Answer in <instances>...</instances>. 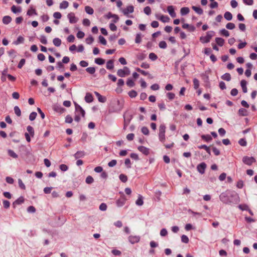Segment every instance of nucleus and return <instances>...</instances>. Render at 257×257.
<instances>
[{
    "label": "nucleus",
    "mask_w": 257,
    "mask_h": 257,
    "mask_svg": "<svg viewBox=\"0 0 257 257\" xmlns=\"http://www.w3.org/2000/svg\"><path fill=\"white\" fill-rule=\"evenodd\" d=\"M53 110L59 113H62L65 111V109L62 107L59 104H55L53 105Z\"/></svg>",
    "instance_id": "11"
},
{
    "label": "nucleus",
    "mask_w": 257,
    "mask_h": 257,
    "mask_svg": "<svg viewBox=\"0 0 257 257\" xmlns=\"http://www.w3.org/2000/svg\"><path fill=\"white\" fill-rule=\"evenodd\" d=\"M130 74V70L127 67H124L123 69H118L117 71V75L120 77H124Z\"/></svg>",
    "instance_id": "5"
},
{
    "label": "nucleus",
    "mask_w": 257,
    "mask_h": 257,
    "mask_svg": "<svg viewBox=\"0 0 257 257\" xmlns=\"http://www.w3.org/2000/svg\"><path fill=\"white\" fill-rule=\"evenodd\" d=\"M24 42V38L21 36H19L17 39L16 40V41H14L13 42V43L15 44V45H18L20 44H21V43H23Z\"/></svg>",
    "instance_id": "27"
},
{
    "label": "nucleus",
    "mask_w": 257,
    "mask_h": 257,
    "mask_svg": "<svg viewBox=\"0 0 257 257\" xmlns=\"http://www.w3.org/2000/svg\"><path fill=\"white\" fill-rule=\"evenodd\" d=\"M85 100L87 103H90L93 101V97L92 95L90 93H86L85 96Z\"/></svg>",
    "instance_id": "20"
},
{
    "label": "nucleus",
    "mask_w": 257,
    "mask_h": 257,
    "mask_svg": "<svg viewBox=\"0 0 257 257\" xmlns=\"http://www.w3.org/2000/svg\"><path fill=\"white\" fill-rule=\"evenodd\" d=\"M156 18L163 23H168L170 21V18L167 16L162 15L160 16V18H158V16L156 15Z\"/></svg>",
    "instance_id": "21"
},
{
    "label": "nucleus",
    "mask_w": 257,
    "mask_h": 257,
    "mask_svg": "<svg viewBox=\"0 0 257 257\" xmlns=\"http://www.w3.org/2000/svg\"><path fill=\"white\" fill-rule=\"evenodd\" d=\"M86 71L90 74H93L95 72V68L93 67H89L86 69Z\"/></svg>",
    "instance_id": "45"
},
{
    "label": "nucleus",
    "mask_w": 257,
    "mask_h": 257,
    "mask_svg": "<svg viewBox=\"0 0 257 257\" xmlns=\"http://www.w3.org/2000/svg\"><path fill=\"white\" fill-rule=\"evenodd\" d=\"M198 148L200 149H204V150H205L207 152V153H208L209 154H210V150L209 148L207 147L206 145H202L199 146Z\"/></svg>",
    "instance_id": "49"
},
{
    "label": "nucleus",
    "mask_w": 257,
    "mask_h": 257,
    "mask_svg": "<svg viewBox=\"0 0 257 257\" xmlns=\"http://www.w3.org/2000/svg\"><path fill=\"white\" fill-rule=\"evenodd\" d=\"M190 12V10L188 7H183L180 10V13L182 16H185L188 14Z\"/></svg>",
    "instance_id": "25"
},
{
    "label": "nucleus",
    "mask_w": 257,
    "mask_h": 257,
    "mask_svg": "<svg viewBox=\"0 0 257 257\" xmlns=\"http://www.w3.org/2000/svg\"><path fill=\"white\" fill-rule=\"evenodd\" d=\"M94 179L91 176H88L86 177L85 182L87 184H90L93 182Z\"/></svg>",
    "instance_id": "55"
},
{
    "label": "nucleus",
    "mask_w": 257,
    "mask_h": 257,
    "mask_svg": "<svg viewBox=\"0 0 257 257\" xmlns=\"http://www.w3.org/2000/svg\"><path fill=\"white\" fill-rule=\"evenodd\" d=\"M106 18L108 19H109L112 17H115V20H113V22L114 23H117L119 20V17L117 15L113 14L110 12H109L106 16Z\"/></svg>",
    "instance_id": "16"
},
{
    "label": "nucleus",
    "mask_w": 257,
    "mask_h": 257,
    "mask_svg": "<svg viewBox=\"0 0 257 257\" xmlns=\"http://www.w3.org/2000/svg\"><path fill=\"white\" fill-rule=\"evenodd\" d=\"M106 68L108 70H111L114 68L113 60H109L106 63Z\"/></svg>",
    "instance_id": "26"
},
{
    "label": "nucleus",
    "mask_w": 257,
    "mask_h": 257,
    "mask_svg": "<svg viewBox=\"0 0 257 257\" xmlns=\"http://www.w3.org/2000/svg\"><path fill=\"white\" fill-rule=\"evenodd\" d=\"M238 144L241 146H243V147L246 146V145H247V143H246V141L245 139H240L239 140V141H238Z\"/></svg>",
    "instance_id": "61"
},
{
    "label": "nucleus",
    "mask_w": 257,
    "mask_h": 257,
    "mask_svg": "<svg viewBox=\"0 0 257 257\" xmlns=\"http://www.w3.org/2000/svg\"><path fill=\"white\" fill-rule=\"evenodd\" d=\"M14 111L15 114L18 116H20L21 115V111L20 109V108L18 106H15L14 108Z\"/></svg>",
    "instance_id": "43"
},
{
    "label": "nucleus",
    "mask_w": 257,
    "mask_h": 257,
    "mask_svg": "<svg viewBox=\"0 0 257 257\" xmlns=\"http://www.w3.org/2000/svg\"><path fill=\"white\" fill-rule=\"evenodd\" d=\"M69 3L67 1H64L60 4L59 8L61 9H66L68 8Z\"/></svg>",
    "instance_id": "30"
},
{
    "label": "nucleus",
    "mask_w": 257,
    "mask_h": 257,
    "mask_svg": "<svg viewBox=\"0 0 257 257\" xmlns=\"http://www.w3.org/2000/svg\"><path fill=\"white\" fill-rule=\"evenodd\" d=\"M66 123H71L73 121L72 117L70 115H67L65 117Z\"/></svg>",
    "instance_id": "62"
},
{
    "label": "nucleus",
    "mask_w": 257,
    "mask_h": 257,
    "mask_svg": "<svg viewBox=\"0 0 257 257\" xmlns=\"http://www.w3.org/2000/svg\"><path fill=\"white\" fill-rule=\"evenodd\" d=\"M165 130L166 126L165 124H162L160 125L159 138V140L162 143H164L165 141Z\"/></svg>",
    "instance_id": "4"
},
{
    "label": "nucleus",
    "mask_w": 257,
    "mask_h": 257,
    "mask_svg": "<svg viewBox=\"0 0 257 257\" xmlns=\"http://www.w3.org/2000/svg\"><path fill=\"white\" fill-rule=\"evenodd\" d=\"M123 105V100H120L116 98L113 99L109 104L108 111L110 113L119 112L122 109Z\"/></svg>",
    "instance_id": "2"
},
{
    "label": "nucleus",
    "mask_w": 257,
    "mask_h": 257,
    "mask_svg": "<svg viewBox=\"0 0 257 257\" xmlns=\"http://www.w3.org/2000/svg\"><path fill=\"white\" fill-rule=\"evenodd\" d=\"M134 11V8L133 6H129L122 10V12L124 15L128 16V14L133 13Z\"/></svg>",
    "instance_id": "10"
},
{
    "label": "nucleus",
    "mask_w": 257,
    "mask_h": 257,
    "mask_svg": "<svg viewBox=\"0 0 257 257\" xmlns=\"http://www.w3.org/2000/svg\"><path fill=\"white\" fill-rule=\"evenodd\" d=\"M136 70L141 73L142 74H143V75H145V76H146V75H149V77H150V74H149V73L148 72H147V71H145L144 70H143L142 69H141L140 68H136Z\"/></svg>",
    "instance_id": "47"
},
{
    "label": "nucleus",
    "mask_w": 257,
    "mask_h": 257,
    "mask_svg": "<svg viewBox=\"0 0 257 257\" xmlns=\"http://www.w3.org/2000/svg\"><path fill=\"white\" fill-rule=\"evenodd\" d=\"M181 241L184 243H187L189 242V238L186 235H182L181 236Z\"/></svg>",
    "instance_id": "63"
},
{
    "label": "nucleus",
    "mask_w": 257,
    "mask_h": 257,
    "mask_svg": "<svg viewBox=\"0 0 257 257\" xmlns=\"http://www.w3.org/2000/svg\"><path fill=\"white\" fill-rule=\"evenodd\" d=\"M182 28L183 29H187L188 30L189 32H194L195 30V27L193 25H190L188 24H184L182 25Z\"/></svg>",
    "instance_id": "19"
},
{
    "label": "nucleus",
    "mask_w": 257,
    "mask_h": 257,
    "mask_svg": "<svg viewBox=\"0 0 257 257\" xmlns=\"http://www.w3.org/2000/svg\"><path fill=\"white\" fill-rule=\"evenodd\" d=\"M85 155L84 151H77L74 155V157L75 159H78L80 158H83Z\"/></svg>",
    "instance_id": "23"
},
{
    "label": "nucleus",
    "mask_w": 257,
    "mask_h": 257,
    "mask_svg": "<svg viewBox=\"0 0 257 257\" xmlns=\"http://www.w3.org/2000/svg\"><path fill=\"white\" fill-rule=\"evenodd\" d=\"M215 42L219 46H222L224 43V40L221 38H216Z\"/></svg>",
    "instance_id": "32"
},
{
    "label": "nucleus",
    "mask_w": 257,
    "mask_h": 257,
    "mask_svg": "<svg viewBox=\"0 0 257 257\" xmlns=\"http://www.w3.org/2000/svg\"><path fill=\"white\" fill-rule=\"evenodd\" d=\"M159 46L160 48L166 49L167 48V43L165 41H162L159 43Z\"/></svg>",
    "instance_id": "59"
},
{
    "label": "nucleus",
    "mask_w": 257,
    "mask_h": 257,
    "mask_svg": "<svg viewBox=\"0 0 257 257\" xmlns=\"http://www.w3.org/2000/svg\"><path fill=\"white\" fill-rule=\"evenodd\" d=\"M95 63L98 65H101L105 63V60L100 58H97L95 59Z\"/></svg>",
    "instance_id": "41"
},
{
    "label": "nucleus",
    "mask_w": 257,
    "mask_h": 257,
    "mask_svg": "<svg viewBox=\"0 0 257 257\" xmlns=\"http://www.w3.org/2000/svg\"><path fill=\"white\" fill-rule=\"evenodd\" d=\"M40 42L44 45H46L47 44V40L46 37L44 35H41L40 38Z\"/></svg>",
    "instance_id": "56"
},
{
    "label": "nucleus",
    "mask_w": 257,
    "mask_h": 257,
    "mask_svg": "<svg viewBox=\"0 0 257 257\" xmlns=\"http://www.w3.org/2000/svg\"><path fill=\"white\" fill-rule=\"evenodd\" d=\"M37 115V113L36 112H31L29 115V119L31 121H33L35 119Z\"/></svg>",
    "instance_id": "52"
},
{
    "label": "nucleus",
    "mask_w": 257,
    "mask_h": 257,
    "mask_svg": "<svg viewBox=\"0 0 257 257\" xmlns=\"http://www.w3.org/2000/svg\"><path fill=\"white\" fill-rule=\"evenodd\" d=\"M12 20V18L9 16H4L3 18V23L5 25H8L11 22Z\"/></svg>",
    "instance_id": "24"
},
{
    "label": "nucleus",
    "mask_w": 257,
    "mask_h": 257,
    "mask_svg": "<svg viewBox=\"0 0 257 257\" xmlns=\"http://www.w3.org/2000/svg\"><path fill=\"white\" fill-rule=\"evenodd\" d=\"M220 34L225 37H228L229 36V33L228 31L225 29H222L220 31Z\"/></svg>",
    "instance_id": "51"
},
{
    "label": "nucleus",
    "mask_w": 257,
    "mask_h": 257,
    "mask_svg": "<svg viewBox=\"0 0 257 257\" xmlns=\"http://www.w3.org/2000/svg\"><path fill=\"white\" fill-rule=\"evenodd\" d=\"M138 149L139 151L145 155H148L150 154V149L148 148H146L144 146H139L138 148Z\"/></svg>",
    "instance_id": "13"
},
{
    "label": "nucleus",
    "mask_w": 257,
    "mask_h": 257,
    "mask_svg": "<svg viewBox=\"0 0 257 257\" xmlns=\"http://www.w3.org/2000/svg\"><path fill=\"white\" fill-rule=\"evenodd\" d=\"M224 18L227 21H230L232 19V15L229 12H226L224 15Z\"/></svg>",
    "instance_id": "33"
},
{
    "label": "nucleus",
    "mask_w": 257,
    "mask_h": 257,
    "mask_svg": "<svg viewBox=\"0 0 257 257\" xmlns=\"http://www.w3.org/2000/svg\"><path fill=\"white\" fill-rule=\"evenodd\" d=\"M167 11L169 15L172 17L175 18L176 16V13L174 11V8L172 6H169L167 7Z\"/></svg>",
    "instance_id": "17"
},
{
    "label": "nucleus",
    "mask_w": 257,
    "mask_h": 257,
    "mask_svg": "<svg viewBox=\"0 0 257 257\" xmlns=\"http://www.w3.org/2000/svg\"><path fill=\"white\" fill-rule=\"evenodd\" d=\"M27 130L30 134V136L33 137L34 136V130L33 127L31 125H28L27 127Z\"/></svg>",
    "instance_id": "39"
},
{
    "label": "nucleus",
    "mask_w": 257,
    "mask_h": 257,
    "mask_svg": "<svg viewBox=\"0 0 257 257\" xmlns=\"http://www.w3.org/2000/svg\"><path fill=\"white\" fill-rule=\"evenodd\" d=\"M24 202V198L23 197L21 196L19 198H18L16 200H15L13 203V207L14 208H15L17 206V205H20L22 203H23Z\"/></svg>",
    "instance_id": "15"
},
{
    "label": "nucleus",
    "mask_w": 257,
    "mask_h": 257,
    "mask_svg": "<svg viewBox=\"0 0 257 257\" xmlns=\"http://www.w3.org/2000/svg\"><path fill=\"white\" fill-rule=\"evenodd\" d=\"M125 202L126 198H125L124 195H123L119 199L116 200V204L118 207H120L125 204Z\"/></svg>",
    "instance_id": "8"
},
{
    "label": "nucleus",
    "mask_w": 257,
    "mask_h": 257,
    "mask_svg": "<svg viewBox=\"0 0 257 257\" xmlns=\"http://www.w3.org/2000/svg\"><path fill=\"white\" fill-rule=\"evenodd\" d=\"M136 204L138 206H142L143 205L144 201L143 197L142 196L139 195V198L136 201Z\"/></svg>",
    "instance_id": "37"
},
{
    "label": "nucleus",
    "mask_w": 257,
    "mask_h": 257,
    "mask_svg": "<svg viewBox=\"0 0 257 257\" xmlns=\"http://www.w3.org/2000/svg\"><path fill=\"white\" fill-rule=\"evenodd\" d=\"M3 206L5 209H8L10 206V202L7 200H4L3 201Z\"/></svg>",
    "instance_id": "57"
},
{
    "label": "nucleus",
    "mask_w": 257,
    "mask_h": 257,
    "mask_svg": "<svg viewBox=\"0 0 257 257\" xmlns=\"http://www.w3.org/2000/svg\"><path fill=\"white\" fill-rule=\"evenodd\" d=\"M98 39H99V42L103 45H106V41L105 40V39L102 36L100 35L99 37H98Z\"/></svg>",
    "instance_id": "50"
},
{
    "label": "nucleus",
    "mask_w": 257,
    "mask_h": 257,
    "mask_svg": "<svg viewBox=\"0 0 257 257\" xmlns=\"http://www.w3.org/2000/svg\"><path fill=\"white\" fill-rule=\"evenodd\" d=\"M67 17L69 20V22L71 24L76 23L77 22V19L73 13H70L68 14Z\"/></svg>",
    "instance_id": "12"
},
{
    "label": "nucleus",
    "mask_w": 257,
    "mask_h": 257,
    "mask_svg": "<svg viewBox=\"0 0 257 257\" xmlns=\"http://www.w3.org/2000/svg\"><path fill=\"white\" fill-rule=\"evenodd\" d=\"M193 85H194V88L195 89H197L199 88V81L197 78H194L193 79Z\"/></svg>",
    "instance_id": "46"
},
{
    "label": "nucleus",
    "mask_w": 257,
    "mask_h": 257,
    "mask_svg": "<svg viewBox=\"0 0 257 257\" xmlns=\"http://www.w3.org/2000/svg\"><path fill=\"white\" fill-rule=\"evenodd\" d=\"M255 159L252 157L244 156L242 158V162L245 164L250 166L253 163L255 162Z\"/></svg>",
    "instance_id": "6"
},
{
    "label": "nucleus",
    "mask_w": 257,
    "mask_h": 257,
    "mask_svg": "<svg viewBox=\"0 0 257 257\" xmlns=\"http://www.w3.org/2000/svg\"><path fill=\"white\" fill-rule=\"evenodd\" d=\"M149 58L155 61L157 59V56L154 53H151L149 55Z\"/></svg>",
    "instance_id": "64"
},
{
    "label": "nucleus",
    "mask_w": 257,
    "mask_h": 257,
    "mask_svg": "<svg viewBox=\"0 0 257 257\" xmlns=\"http://www.w3.org/2000/svg\"><path fill=\"white\" fill-rule=\"evenodd\" d=\"M129 96L131 98H135L137 96V92L135 90H131L128 93Z\"/></svg>",
    "instance_id": "54"
},
{
    "label": "nucleus",
    "mask_w": 257,
    "mask_h": 257,
    "mask_svg": "<svg viewBox=\"0 0 257 257\" xmlns=\"http://www.w3.org/2000/svg\"><path fill=\"white\" fill-rule=\"evenodd\" d=\"M235 27L234 24L232 23H228L226 25V28L229 30H233Z\"/></svg>",
    "instance_id": "58"
},
{
    "label": "nucleus",
    "mask_w": 257,
    "mask_h": 257,
    "mask_svg": "<svg viewBox=\"0 0 257 257\" xmlns=\"http://www.w3.org/2000/svg\"><path fill=\"white\" fill-rule=\"evenodd\" d=\"M192 8L198 15H201L203 13V10L201 8H200V7H196V6H193L192 7Z\"/></svg>",
    "instance_id": "29"
},
{
    "label": "nucleus",
    "mask_w": 257,
    "mask_h": 257,
    "mask_svg": "<svg viewBox=\"0 0 257 257\" xmlns=\"http://www.w3.org/2000/svg\"><path fill=\"white\" fill-rule=\"evenodd\" d=\"M206 168V164L205 163L202 162L197 165V170L201 174H203L205 172Z\"/></svg>",
    "instance_id": "9"
},
{
    "label": "nucleus",
    "mask_w": 257,
    "mask_h": 257,
    "mask_svg": "<svg viewBox=\"0 0 257 257\" xmlns=\"http://www.w3.org/2000/svg\"><path fill=\"white\" fill-rule=\"evenodd\" d=\"M144 12L148 16L150 15L151 14V8L149 6L146 7L144 9Z\"/></svg>",
    "instance_id": "48"
},
{
    "label": "nucleus",
    "mask_w": 257,
    "mask_h": 257,
    "mask_svg": "<svg viewBox=\"0 0 257 257\" xmlns=\"http://www.w3.org/2000/svg\"><path fill=\"white\" fill-rule=\"evenodd\" d=\"M129 241L132 244H134L135 243H137L140 241V237L139 236H133L131 235L128 238Z\"/></svg>",
    "instance_id": "14"
},
{
    "label": "nucleus",
    "mask_w": 257,
    "mask_h": 257,
    "mask_svg": "<svg viewBox=\"0 0 257 257\" xmlns=\"http://www.w3.org/2000/svg\"><path fill=\"white\" fill-rule=\"evenodd\" d=\"M11 11L14 14H17L21 13L22 11V9L20 7L17 8L14 5L11 7Z\"/></svg>",
    "instance_id": "28"
},
{
    "label": "nucleus",
    "mask_w": 257,
    "mask_h": 257,
    "mask_svg": "<svg viewBox=\"0 0 257 257\" xmlns=\"http://www.w3.org/2000/svg\"><path fill=\"white\" fill-rule=\"evenodd\" d=\"M142 133L145 135H148L149 134V130L146 126H143L141 129Z\"/></svg>",
    "instance_id": "53"
},
{
    "label": "nucleus",
    "mask_w": 257,
    "mask_h": 257,
    "mask_svg": "<svg viewBox=\"0 0 257 257\" xmlns=\"http://www.w3.org/2000/svg\"><path fill=\"white\" fill-rule=\"evenodd\" d=\"M219 199L221 202L225 204H237L239 201L238 194L231 190H227L222 193L219 196Z\"/></svg>",
    "instance_id": "1"
},
{
    "label": "nucleus",
    "mask_w": 257,
    "mask_h": 257,
    "mask_svg": "<svg viewBox=\"0 0 257 257\" xmlns=\"http://www.w3.org/2000/svg\"><path fill=\"white\" fill-rule=\"evenodd\" d=\"M142 41V35L141 33H138L136 34L135 38V42L137 44H139Z\"/></svg>",
    "instance_id": "42"
},
{
    "label": "nucleus",
    "mask_w": 257,
    "mask_h": 257,
    "mask_svg": "<svg viewBox=\"0 0 257 257\" xmlns=\"http://www.w3.org/2000/svg\"><path fill=\"white\" fill-rule=\"evenodd\" d=\"M215 32L213 31H208L205 36H201L200 41L202 43H207L210 42L212 37L214 36Z\"/></svg>",
    "instance_id": "3"
},
{
    "label": "nucleus",
    "mask_w": 257,
    "mask_h": 257,
    "mask_svg": "<svg viewBox=\"0 0 257 257\" xmlns=\"http://www.w3.org/2000/svg\"><path fill=\"white\" fill-rule=\"evenodd\" d=\"M119 178L121 180V181L123 183H125L127 181V176L123 174H121L120 175H119Z\"/></svg>",
    "instance_id": "44"
},
{
    "label": "nucleus",
    "mask_w": 257,
    "mask_h": 257,
    "mask_svg": "<svg viewBox=\"0 0 257 257\" xmlns=\"http://www.w3.org/2000/svg\"><path fill=\"white\" fill-rule=\"evenodd\" d=\"M53 44L56 47H59L61 44V40L58 38H55L53 40Z\"/></svg>",
    "instance_id": "31"
},
{
    "label": "nucleus",
    "mask_w": 257,
    "mask_h": 257,
    "mask_svg": "<svg viewBox=\"0 0 257 257\" xmlns=\"http://www.w3.org/2000/svg\"><path fill=\"white\" fill-rule=\"evenodd\" d=\"M221 78L227 81H229L231 80V77L229 73H226L221 76Z\"/></svg>",
    "instance_id": "34"
},
{
    "label": "nucleus",
    "mask_w": 257,
    "mask_h": 257,
    "mask_svg": "<svg viewBox=\"0 0 257 257\" xmlns=\"http://www.w3.org/2000/svg\"><path fill=\"white\" fill-rule=\"evenodd\" d=\"M247 82L245 80H242L240 81V85L242 89L243 93H246L247 89L246 87Z\"/></svg>",
    "instance_id": "22"
},
{
    "label": "nucleus",
    "mask_w": 257,
    "mask_h": 257,
    "mask_svg": "<svg viewBox=\"0 0 257 257\" xmlns=\"http://www.w3.org/2000/svg\"><path fill=\"white\" fill-rule=\"evenodd\" d=\"M126 84L130 87H132L135 85V83L134 81L131 79L128 78L126 81Z\"/></svg>",
    "instance_id": "60"
},
{
    "label": "nucleus",
    "mask_w": 257,
    "mask_h": 257,
    "mask_svg": "<svg viewBox=\"0 0 257 257\" xmlns=\"http://www.w3.org/2000/svg\"><path fill=\"white\" fill-rule=\"evenodd\" d=\"M8 155L13 158H17L18 156L15 152L12 150H9L8 151Z\"/></svg>",
    "instance_id": "40"
},
{
    "label": "nucleus",
    "mask_w": 257,
    "mask_h": 257,
    "mask_svg": "<svg viewBox=\"0 0 257 257\" xmlns=\"http://www.w3.org/2000/svg\"><path fill=\"white\" fill-rule=\"evenodd\" d=\"M94 94L97 96L98 100L100 102L104 103L106 101V98L105 96L100 95L98 92L95 91Z\"/></svg>",
    "instance_id": "18"
},
{
    "label": "nucleus",
    "mask_w": 257,
    "mask_h": 257,
    "mask_svg": "<svg viewBox=\"0 0 257 257\" xmlns=\"http://www.w3.org/2000/svg\"><path fill=\"white\" fill-rule=\"evenodd\" d=\"M75 107L76 112L75 114H79V115H81L82 117H84L85 112L82 107L76 103H75Z\"/></svg>",
    "instance_id": "7"
},
{
    "label": "nucleus",
    "mask_w": 257,
    "mask_h": 257,
    "mask_svg": "<svg viewBox=\"0 0 257 257\" xmlns=\"http://www.w3.org/2000/svg\"><path fill=\"white\" fill-rule=\"evenodd\" d=\"M85 11L86 13L89 15H92L94 13L93 9L90 6H86L85 7Z\"/></svg>",
    "instance_id": "38"
},
{
    "label": "nucleus",
    "mask_w": 257,
    "mask_h": 257,
    "mask_svg": "<svg viewBox=\"0 0 257 257\" xmlns=\"http://www.w3.org/2000/svg\"><path fill=\"white\" fill-rule=\"evenodd\" d=\"M238 113L240 116H246L247 115V110L243 108H241L238 110Z\"/></svg>",
    "instance_id": "35"
},
{
    "label": "nucleus",
    "mask_w": 257,
    "mask_h": 257,
    "mask_svg": "<svg viewBox=\"0 0 257 257\" xmlns=\"http://www.w3.org/2000/svg\"><path fill=\"white\" fill-rule=\"evenodd\" d=\"M201 137L202 140L207 142H209L212 140V137L209 135H202Z\"/></svg>",
    "instance_id": "36"
}]
</instances>
